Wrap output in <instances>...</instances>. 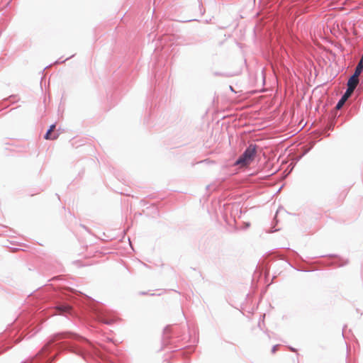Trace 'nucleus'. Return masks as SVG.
<instances>
[{
    "label": "nucleus",
    "mask_w": 363,
    "mask_h": 363,
    "mask_svg": "<svg viewBox=\"0 0 363 363\" xmlns=\"http://www.w3.org/2000/svg\"><path fill=\"white\" fill-rule=\"evenodd\" d=\"M256 152V146L250 145L236 161L235 164L242 167L248 166L254 160Z\"/></svg>",
    "instance_id": "1"
},
{
    "label": "nucleus",
    "mask_w": 363,
    "mask_h": 363,
    "mask_svg": "<svg viewBox=\"0 0 363 363\" xmlns=\"http://www.w3.org/2000/svg\"><path fill=\"white\" fill-rule=\"evenodd\" d=\"M359 83V76L357 74H353L347 82V89L352 92L354 91V89L357 86Z\"/></svg>",
    "instance_id": "2"
},
{
    "label": "nucleus",
    "mask_w": 363,
    "mask_h": 363,
    "mask_svg": "<svg viewBox=\"0 0 363 363\" xmlns=\"http://www.w3.org/2000/svg\"><path fill=\"white\" fill-rule=\"evenodd\" d=\"M56 310L59 311V314H61L64 312H68L70 310V307L69 306H61L56 307Z\"/></svg>",
    "instance_id": "6"
},
{
    "label": "nucleus",
    "mask_w": 363,
    "mask_h": 363,
    "mask_svg": "<svg viewBox=\"0 0 363 363\" xmlns=\"http://www.w3.org/2000/svg\"><path fill=\"white\" fill-rule=\"evenodd\" d=\"M362 69H363V55H362V57L360 62L358 63L357 66L356 67L354 74L359 76Z\"/></svg>",
    "instance_id": "4"
},
{
    "label": "nucleus",
    "mask_w": 363,
    "mask_h": 363,
    "mask_svg": "<svg viewBox=\"0 0 363 363\" xmlns=\"http://www.w3.org/2000/svg\"><path fill=\"white\" fill-rule=\"evenodd\" d=\"M52 132H50V130H48L45 135V140H56L58 138V134H52Z\"/></svg>",
    "instance_id": "5"
},
{
    "label": "nucleus",
    "mask_w": 363,
    "mask_h": 363,
    "mask_svg": "<svg viewBox=\"0 0 363 363\" xmlns=\"http://www.w3.org/2000/svg\"><path fill=\"white\" fill-rule=\"evenodd\" d=\"M55 124H53V125H52L50 127V128H49V130H50V132H53V131H54V130H55Z\"/></svg>",
    "instance_id": "7"
},
{
    "label": "nucleus",
    "mask_w": 363,
    "mask_h": 363,
    "mask_svg": "<svg viewBox=\"0 0 363 363\" xmlns=\"http://www.w3.org/2000/svg\"><path fill=\"white\" fill-rule=\"evenodd\" d=\"M353 92H352L350 91L346 90L344 95L342 96L340 100L337 104L336 107H335L336 109H340L342 107V106L344 105V104L345 103V101L347 100V99L351 96V94Z\"/></svg>",
    "instance_id": "3"
}]
</instances>
